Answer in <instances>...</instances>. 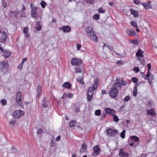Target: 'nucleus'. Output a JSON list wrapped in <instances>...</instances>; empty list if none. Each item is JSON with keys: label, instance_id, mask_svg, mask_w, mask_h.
I'll use <instances>...</instances> for the list:
<instances>
[{"label": "nucleus", "instance_id": "58836bf2", "mask_svg": "<svg viewBox=\"0 0 157 157\" xmlns=\"http://www.w3.org/2000/svg\"><path fill=\"white\" fill-rule=\"evenodd\" d=\"M130 24L131 25L135 27L136 28H137V25L136 22L133 21L131 22Z\"/></svg>", "mask_w": 157, "mask_h": 157}, {"label": "nucleus", "instance_id": "4468645a", "mask_svg": "<svg viewBox=\"0 0 157 157\" xmlns=\"http://www.w3.org/2000/svg\"><path fill=\"white\" fill-rule=\"evenodd\" d=\"M38 7L36 6L34 7L31 10V15L32 17L33 18H36L37 17V14L36 13V11Z\"/></svg>", "mask_w": 157, "mask_h": 157}, {"label": "nucleus", "instance_id": "3c124183", "mask_svg": "<svg viewBox=\"0 0 157 157\" xmlns=\"http://www.w3.org/2000/svg\"><path fill=\"white\" fill-rule=\"evenodd\" d=\"M154 104V102L153 101H150L148 103V104H147V105L149 107H151L153 104Z\"/></svg>", "mask_w": 157, "mask_h": 157}, {"label": "nucleus", "instance_id": "c85d7f7f", "mask_svg": "<svg viewBox=\"0 0 157 157\" xmlns=\"http://www.w3.org/2000/svg\"><path fill=\"white\" fill-rule=\"evenodd\" d=\"M77 81L79 83L81 84H83L84 83V82L83 80V77H78L76 78Z\"/></svg>", "mask_w": 157, "mask_h": 157}, {"label": "nucleus", "instance_id": "9d476101", "mask_svg": "<svg viewBox=\"0 0 157 157\" xmlns=\"http://www.w3.org/2000/svg\"><path fill=\"white\" fill-rule=\"evenodd\" d=\"M71 63L73 66H79L81 63V61L78 59L73 58L71 60Z\"/></svg>", "mask_w": 157, "mask_h": 157}, {"label": "nucleus", "instance_id": "7ed1b4c3", "mask_svg": "<svg viewBox=\"0 0 157 157\" xmlns=\"http://www.w3.org/2000/svg\"><path fill=\"white\" fill-rule=\"evenodd\" d=\"M8 66L7 60H4L0 63V71L2 75H4L7 71V67Z\"/></svg>", "mask_w": 157, "mask_h": 157}, {"label": "nucleus", "instance_id": "f257e3e1", "mask_svg": "<svg viewBox=\"0 0 157 157\" xmlns=\"http://www.w3.org/2000/svg\"><path fill=\"white\" fill-rule=\"evenodd\" d=\"M85 32L89 37L94 42H97L98 39L97 36L91 26H88L85 29Z\"/></svg>", "mask_w": 157, "mask_h": 157}, {"label": "nucleus", "instance_id": "9b49d317", "mask_svg": "<svg viewBox=\"0 0 157 157\" xmlns=\"http://www.w3.org/2000/svg\"><path fill=\"white\" fill-rule=\"evenodd\" d=\"M151 2L150 1H148L147 2H142L141 4L146 10H148L152 9V6L151 5Z\"/></svg>", "mask_w": 157, "mask_h": 157}, {"label": "nucleus", "instance_id": "49530a36", "mask_svg": "<svg viewBox=\"0 0 157 157\" xmlns=\"http://www.w3.org/2000/svg\"><path fill=\"white\" fill-rule=\"evenodd\" d=\"M132 80L133 82L134 83H136L138 81V79L135 77L132 78Z\"/></svg>", "mask_w": 157, "mask_h": 157}, {"label": "nucleus", "instance_id": "a211bd4d", "mask_svg": "<svg viewBox=\"0 0 157 157\" xmlns=\"http://www.w3.org/2000/svg\"><path fill=\"white\" fill-rule=\"evenodd\" d=\"M147 114L148 115H151L152 117H155L156 115L155 112V110L154 108H151L148 110L147 112Z\"/></svg>", "mask_w": 157, "mask_h": 157}, {"label": "nucleus", "instance_id": "c756f323", "mask_svg": "<svg viewBox=\"0 0 157 157\" xmlns=\"http://www.w3.org/2000/svg\"><path fill=\"white\" fill-rule=\"evenodd\" d=\"M63 87L64 88L69 89L71 87V85L70 82H66L63 85Z\"/></svg>", "mask_w": 157, "mask_h": 157}, {"label": "nucleus", "instance_id": "5fc2aeb1", "mask_svg": "<svg viewBox=\"0 0 157 157\" xmlns=\"http://www.w3.org/2000/svg\"><path fill=\"white\" fill-rule=\"evenodd\" d=\"M136 83L134 87L135 88H137V87L140 84L142 83V82H136Z\"/></svg>", "mask_w": 157, "mask_h": 157}, {"label": "nucleus", "instance_id": "13d9d810", "mask_svg": "<svg viewBox=\"0 0 157 157\" xmlns=\"http://www.w3.org/2000/svg\"><path fill=\"white\" fill-rule=\"evenodd\" d=\"M147 66L148 67L147 71H150V70L151 68V63H148L147 64Z\"/></svg>", "mask_w": 157, "mask_h": 157}, {"label": "nucleus", "instance_id": "ddd939ff", "mask_svg": "<svg viewBox=\"0 0 157 157\" xmlns=\"http://www.w3.org/2000/svg\"><path fill=\"white\" fill-rule=\"evenodd\" d=\"M7 37V33L5 32H3L2 37L0 38V42L5 43Z\"/></svg>", "mask_w": 157, "mask_h": 157}, {"label": "nucleus", "instance_id": "ea45409f", "mask_svg": "<svg viewBox=\"0 0 157 157\" xmlns=\"http://www.w3.org/2000/svg\"><path fill=\"white\" fill-rule=\"evenodd\" d=\"M16 120H11L10 122V125H12V127H13V125L16 122Z\"/></svg>", "mask_w": 157, "mask_h": 157}, {"label": "nucleus", "instance_id": "e433bc0d", "mask_svg": "<svg viewBox=\"0 0 157 157\" xmlns=\"http://www.w3.org/2000/svg\"><path fill=\"white\" fill-rule=\"evenodd\" d=\"M125 131L123 130L120 134V136L122 138L124 139L125 137Z\"/></svg>", "mask_w": 157, "mask_h": 157}, {"label": "nucleus", "instance_id": "a878e982", "mask_svg": "<svg viewBox=\"0 0 157 157\" xmlns=\"http://www.w3.org/2000/svg\"><path fill=\"white\" fill-rule=\"evenodd\" d=\"M3 52V56L5 58L9 57L11 55L10 52L8 50H5L4 52Z\"/></svg>", "mask_w": 157, "mask_h": 157}, {"label": "nucleus", "instance_id": "052dcab7", "mask_svg": "<svg viewBox=\"0 0 157 157\" xmlns=\"http://www.w3.org/2000/svg\"><path fill=\"white\" fill-rule=\"evenodd\" d=\"M74 111L75 112L78 113L80 111V107H77L74 109Z\"/></svg>", "mask_w": 157, "mask_h": 157}, {"label": "nucleus", "instance_id": "4c0bfd02", "mask_svg": "<svg viewBox=\"0 0 157 157\" xmlns=\"http://www.w3.org/2000/svg\"><path fill=\"white\" fill-rule=\"evenodd\" d=\"M98 11L100 13H104L105 12V10L103 9L102 8L100 7L98 9Z\"/></svg>", "mask_w": 157, "mask_h": 157}, {"label": "nucleus", "instance_id": "09e8293b", "mask_svg": "<svg viewBox=\"0 0 157 157\" xmlns=\"http://www.w3.org/2000/svg\"><path fill=\"white\" fill-rule=\"evenodd\" d=\"M1 103L3 105H4L7 104V101L5 99H2Z\"/></svg>", "mask_w": 157, "mask_h": 157}, {"label": "nucleus", "instance_id": "6e6d98bb", "mask_svg": "<svg viewBox=\"0 0 157 157\" xmlns=\"http://www.w3.org/2000/svg\"><path fill=\"white\" fill-rule=\"evenodd\" d=\"M133 70L136 72H138L140 71L138 67H135L133 68Z\"/></svg>", "mask_w": 157, "mask_h": 157}, {"label": "nucleus", "instance_id": "e2e57ef3", "mask_svg": "<svg viewBox=\"0 0 157 157\" xmlns=\"http://www.w3.org/2000/svg\"><path fill=\"white\" fill-rule=\"evenodd\" d=\"M81 46V45L80 44H77L76 45V47H77V50H79L80 49Z\"/></svg>", "mask_w": 157, "mask_h": 157}, {"label": "nucleus", "instance_id": "4d7b16f0", "mask_svg": "<svg viewBox=\"0 0 157 157\" xmlns=\"http://www.w3.org/2000/svg\"><path fill=\"white\" fill-rule=\"evenodd\" d=\"M43 132V130L42 129H39L38 130L36 133L37 134H41Z\"/></svg>", "mask_w": 157, "mask_h": 157}, {"label": "nucleus", "instance_id": "774afa93", "mask_svg": "<svg viewBox=\"0 0 157 157\" xmlns=\"http://www.w3.org/2000/svg\"><path fill=\"white\" fill-rule=\"evenodd\" d=\"M23 67V66L21 65L20 64L18 66V68L19 69V70H21V69H22Z\"/></svg>", "mask_w": 157, "mask_h": 157}, {"label": "nucleus", "instance_id": "de8ad7c7", "mask_svg": "<svg viewBox=\"0 0 157 157\" xmlns=\"http://www.w3.org/2000/svg\"><path fill=\"white\" fill-rule=\"evenodd\" d=\"M130 99V97L129 96H126L124 99V101H127Z\"/></svg>", "mask_w": 157, "mask_h": 157}, {"label": "nucleus", "instance_id": "dca6fc26", "mask_svg": "<svg viewBox=\"0 0 157 157\" xmlns=\"http://www.w3.org/2000/svg\"><path fill=\"white\" fill-rule=\"evenodd\" d=\"M59 30H62L63 32H69L71 31V29L69 25L63 26L59 28Z\"/></svg>", "mask_w": 157, "mask_h": 157}, {"label": "nucleus", "instance_id": "cd10ccee", "mask_svg": "<svg viewBox=\"0 0 157 157\" xmlns=\"http://www.w3.org/2000/svg\"><path fill=\"white\" fill-rule=\"evenodd\" d=\"M113 87L117 88L118 89V90H119L121 89L122 86H121V84H120V82H119L115 83Z\"/></svg>", "mask_w": 157, "mask_h": 157}, {"label": "nucleus", "instance_id": "79ce46f5", "mask_svg": "<svg viewBox=\"0 0 157 157\" xmlns=\"http://www.w3.org/2000/svg\"><path fill=\"white\" fill-rule=\"evenodd\" d=\"M42 106L43 107H46L47 106V105L46 103V101L44 99H43L42 101Z\"/></svg>", "mask_w": 157, "mask_h": 157}, {"label": "nucleus", "instance_id": "338daca9", "mask_svg": "<svg viewBox=\"0 0 157 157\" xmlns=\"http://www.w3.org/2000/svg\"><path fill=\"white\" fill-rule=\"evenodd\" d=\"M61 138V136L60 135H58L56 138V139L57 141H59Z\"/></svg>", "mask_w": 157, "mask_h": 157}, {"label": "nucleus", "instance_id": "603ef678", "mask_svg": "<svg viewBox=\"0 0 157 157\" xmlns=\"http://www.w3.org/2000/svg\"><path fill=\"white\" fill-rule=\"evenodd\" d=\"M133 3L136 5H139L140 4V1L139 0H134Z\"/></svg>", "mask_w": 157, "mask_h": 157}, {"label": "nucleus", "instance_id": "b1692460", "mask_svg": "<svg viewBox=\"0 0 157 157\" xmlns=\"http://www.w3.org/2000/svg\"><path fill=\"white\" fill-rule=\"evenodd\" d=\"M73 97V95L71 93H69L68 94L66 93L64 94L62 97V98L63 99L64 98H72Z\"/></svg>", "mask_w": 157, "mask_h": 157}, {"label": "nucleus", "instance_id": "39448f33", "mask_svg": "<svg viewBox=\"0 0 157 157\" xmlns=\"http://www.w3.org/2000/svg\"><path fill=\"white\" fill-rule=\"evenodd\" d=\"M109 93L112 98H116L119 93L118 89L113 87L109 90Z\"/></svg>", "mask_w": 157, "mask_h": 157}, {"label": "nucleus", "instance_id": "f704fd0d", "mask_svg": "<svg viewBox=\"0 0 157 157\" xmlns=\"http://www.w3.org/2000/svg\"><path fill=\"white\" fill-rule=\"evenodd\" d=\"M47 4L46 2L43 1H42L41 2L40 5L41 7L43 8H44Z\"/></svg>", "mask_w": 157, "mask_h": 157}, {"label": "nucleus", "instance_id": "f3484780", "mask_svg": "<svg viewBox=\"0 0 157 157\" xmlns=\"http://www.w3.org/2000/svg\"><path fill=\"white\" fill-rule=\"evenodd\" d=\"M126 34L131 36H134L135 35L136 33L134 29H128L126 30Z\"/></svg>", "mask_w": 157, "mask_h": 157}, {"label": "nucleus", "instance_id": "2f4dec72", "mask_svg": "<svg viewBox=\"0 0 157 157\" xmlns=\"http://www.w3.org/2000/svg\"><path fill=\"white\" fill-rule=\"evenodd\" d=\"M76 124V121H71L69 123V125L71 127H74Z\"/></svg>", "mask_w": 157, "mask_h": 157}, {"label": "nucleus", "instance_id": "a19ab883", "mask_svg": "<svg viewBox=\"0 0 157 157\" xmlns=\"http://www.w3.org/2000/svg\"><path fill=\"white\" fill-rule=\"evenodd\" d=\"M99 17L100 15L99 14H95L93 16V18L97 20L99 19Z\"/></svg>", "mask_w": 157, "mask_h": 157}, {"label": "nucleus", "instance_id": "6ab92c4d", "mask_svg": "<svg viewBox=\"0 0 157 157\" xmlns=\"http://www.w3.org/2000/svg\"><path fill=\"white\" fill-rule=\"evenodd\" d=\"M119 155L121 157H128L129 154L127 152L124 151L123 148H121L120 150Z\"/></svg>", "mask_w": 157, "mask_h": 157}, {"label": "nucleus", "instance_id": "c9c22d12", "mask_svg": "<svg viewBox=\"0 0 157 157\" xmlns=\"http://www.w3.org/2000/svg\"><path fill=\"white\" fill-rule=\"evenodd\" d=\"M101 111L99 109L96 110L95 112V114L96 116H100L101 114Z\"/></svg>", "mask_w": 157, "mask_h": 157}, {"label": "nucleus", "instance_id": "6e6552de", "mask_svg": "<svg viewBox=\"0 0 157 157\" xmlns=\"http://www.w3.org/2000/svg\"><path fill=\"white\" fill-rule=\"evenodd\" d=\"M22 94L21 92L17 93L16 101L17 103L20 106L22 105V101L21 99Z\"/></svg>", "mask_w": 157, "mask_h": 157}, {"label": "nucleus", "instance_id": "8fccbe9b", "mask_svg": "<svg viewBox=\"0 0 157 157\" xmlns=\"http://www.w3.org/2000/svg\"><path fill=\"white\" fill-rule=\"evenodd\" d=\"M29 28L28 27H26L24 28L23 32L25 33H27L29 30Z\"/></svg>", "mask_w": 157, "mask_h": 157}, {"label": "nucleus", "instance_id": "680f3d73", "mask_svg": "<svg viewBox=\"0 0 157 157\" xmlns=\"http://www.w3.org/2000/svg\"><path fill=\"white\" fill-rule=\"evenodd\" d=\"M123 63V61L121 60H118L116 62V63L118 64H122Z\"/></svg>", "mask_w": 157, "mask_h": 157}, {"label": "nucleus", "instance_id": "2eb2a0df", "mask_svg": "<svg viewBox=\"0 0 157 157\" xmlns=\"http://www.w3.org/2000/svg\"><path fill=\"white\" fill-rule=\"evenodd\" d=\"M130 139L135 144L134 147L137 146L139 144V138L135 136H133L130 137Z\"/></svg>", "mask_w": 157, "mask_h": 157}, {"label": "nucleus", "instance_id": "72a5a7b5", "mask_svg": "<svg viewBox=\"0 0 157 157\" xmlns=\"http://www.w3.org/2000/svg\"><path fill=\"white\" fill-rule=\"evenodd\" d=\"M113 121L115 122H117L119 121V119L118 117L115 115V114L113 115Z\"/></svg>", "mask_w": 157, "mask_h": 157}, {"label": "nucleus", "instance_id": "864d4df0", "mask_svg": "<svg viewBox=\"0 0 157 157\" xmlns=\"http://www.w3.org/2000/svg\"><path fill=\"white\" fill-rule=\"evenodd\" d=\"M94 0H85V1L88 3L91 4H93L94 2Z\"/></svg>", "mask_w": 157, "mask_h": 157}, {"label": "nucleus", "instance_id": "f03ea898", "mask_svg": "<svg viewBox=\"0 0 157 157\" xmlns=\"http://www.w3.org/2000/svg\"><path fill=\"white\" fill-rule=\"evenodd\" d=\"M85 32L89 37L94 42H97L98 39L97 36L91 26H88L85 29Z\"/></svg>", "mask_w": 157, "mask_h": 157}, {"label": "nucleus", "instance_id": "37998d69", "mask_svg": "<svg viewBox=\"0 0 157 157\" xmlns=\"http://www.w3.org/2000/svg\"><path fill=\"white\" fill-rule=\"evenodd\" d=\"M120 82V84H121V86L122 85L124 86H126L127 85V82H126L122 80L119 81Z\"/></svg>", "mask_w": 157, "mask_h": 157}, {"label": "nucleus", "instance_id": "bf43d9fd", "mask_svg": "<svg viewBox=\"0 0 157 157\" xmlns=\"http://www.w3.org/2000/svg\"><path fill=\"white\" fill-rule=\"evenodd\" d=\"M2 2L4 7V8H6V5L5 1L4 0H2Z\"/></svg>", "mask_w": 157, "mask_h": 157}, {"label": "nucleus", "instance_id": "412c9836", "mask_svg": "<svg viewBox=\"0 0 157 157\" xmlns=\"http://www.w3.org/2000/svg\"><path fill=\"white\" fill-rule=\"evenodd\" d=\"M130 12L135 17H138L139 16V13L137 11L133 9H130Z\"/></svg>", "mask_w": 157, "mask_h": 157}, {"label": "nucleus", "instance_id": "5701e85b", "mask_svg": "<svg viewBox=\"0 0 157 157\" xmlns=\"http://www.w3.org/2000/svg\"><path fill=\"white\" fill-rule=\"evenodd\" d=\"M144 52L142 51L140 49H139L138 51L136 53V56L138 57H143V53H144Z\"/></svg>", "mask_w": 157, "mask_h": 157}, {"label": "nucleus", "instance_id": "0eeeda50", "mask_svg": "<svg viewBox=\"0 0 157 157\" xmlns=\"http://www.w3.org/2000/svg\"><path fill=\"white\" fill-rule=\"evenodd\" d=\"M93 88L91 87H90L88 90L87 93V101H90L92 99V97L94 94Z\"/></svg>", "mask_w": 157, "mask_h": 157}, {"label": "nucleus", "instance_id": "0e129e2a", "mask_svg": "<svg viewBox=\"0 0 157 157\" xmlns=\"http://www.w3.org/2000/svg\"><path fill=\"white\" fill-rule=\"evenodd\" d=\"M106 47H107L110 50H113V47L110 46L108 44L107 46H106Z\"/></svg>", "mask_w": 157, "mask_h": 157}, {"label": "nucleus", "instance_id": "7c9ffc66", "mask_svg": "<svg viewBox=\"0 0 157 157\" xmlns=\"http://www.w3.org/2000/svg\"><path fill=\"white\" fill-rule=\"evenodd\" d=\"M129 42L130 43L134 44L136 45H138L139 44L138 42L136 40H129Z\"/></svg>", "mask_w": 157, "mask_h": 157}, {"label": "nucleus", "instance_id": "20e7f679", "mask_svg": "<svg viewBox=\"0 0 157 157\" xmlns=\"http://www.w3.org/2000/svg\"><path fill=\"white\" fill-rule=\"evenodd\" d=\"M107 135L110 137H115L118 134V130L117 129L113 130L112 129L109 128L106 130Z\"/></svg>", "mask_w": 157, "mask_h": 157}, {"label": "nucleus", "instance_id": "aec40b11", "mask_svg": "<svg viewBox=\"0 0 157 157\" xmlns=\"http://www.w3.org/2000/svg\"><path fill=\"white\" fill-rule=\"evenodd\" d=\"M42 93V88L41 86H38L37 89L36 98L38 99L41 96Z\"/></svg>", "mask_w": 157, "mask_h": 157}, {"label": "nucleus", "instance_id": "a18cd8bd", "mask_svg": "<svg viewBox=\"0 0 157 157\" xmlns=\"http://www.w3.org/2000/svg\"><path fill=\"white\" fill-rule=\"evenodd\" d=\"M138 59L140 61L141 63L143 64V65H144L145 64V61L143 59H141L140 58L138 57Z\"/></svg>", "mask_w": 157, "mask_h": 157}, {"label": "nucleus", "instance_id": "c03bdc74", "mask_svg": "<svg viewBox=\"0 0 157 157\" xmlns=\"http://www.w3.org/2000/svg\"><path fill=\"white\" fill-rule=\"evenodd\" d=\"M137 88L134 87V90L133 93V95L136 96L137 95Z\"/></svg>", "mask_w": 157, "mask_h": 157}, {"label": "nucleus", "instance_id": "1a4fd4ad", "mask_svg": "<svg viewBox=\"0 0 157 157\" xmlns=\"http://www.w3.org/2000/svg\"><path fill=\"white\" fill-rule=\"evenodd\" d=\"M94 151L92 155L94 156H96L98 155L100 151V149L98 145L95 146L93 148Z\"/></svg>", "mask_w": 157, "mask_h": 157}, {"label": "nucleus", "instance_id": "423d86ee", "mask_svg": "<svg viewBox=\"0 0 157 157\" xmlns=\"http://www.w3.org/2000/svg\"><path fill=\"white\" fill-rule=\"evenodd\" d=\"M24 112L20 110H16L13 112V115L15 118H18L21 116L24 115Z\"/></svg>", "mask_w": 157, "mask_h": 157}, {"label": "nucleus", "instance_id": "4be33fe9", "mask_svg": "<svg viewBox=\"0 0 157 157\" xmlns=\"http://www.w3.org/2000/svg\"><path fill=\"white\" fill-rule=\"evenodd\" d=\"M99 79L98 78H96L94 82V83L91 88H93V90H96L98 86V85Z\"/></svg>", "mask_w": 157, "mask_h": 157}, {"label": "nucleus", "instance_id": "f8f14e48", "mask_svg": "<svg viewBox=\"0 0 157 157\" xmlns=\"http://www.w3.org/2000/svg\"><path fill=\"white\" fill-rule=\"evenodd\" d=\"M105 111L107 114L113 116L116 114L115 111L113 109L107 108L105 109Z\"/></svg>", "mask_w": 157, "mask_h": 157}, {"label": "nucleus", "instance_id": "69168bd1", "mask_svg": "<svg viewBox=\"0 0 157 157\" xmlns=\"http://www.w3.org/2000/svg\"><path fill=\"white\" fill-rule=\"evenodd\" d=\"M106 94V91L105 90H102V91H101L102 94L103 95L104 94Z\"/></svg>", "mask_w": 157, "mask_h": 157}, {"label": "nucleus", "instance_id": "bb28decb", "mask_svg": "<svg viewBox=\"0 0 157 157\" xmlns=\"http://www.w3.org/2000/svg\"><path fill=\"white\" fill-rule=\"evenodd\" d=\"M36 30L37 31H40L41 29L42 26L41 25V23L40 21H37L36 22Z\"/></svg>", "mask_w": 157, "mask_h": 157}, {"label": "nucleus", "instance_id": "473e14b6", "mask_svg": "<svg viewBox=\"0 0 157 157\" xmlns=\"http://www.w3.org/2000/svg\"><path fill=\"white\" fill-rule=\"evenodd\" d=\"M82 71V69L80 67H76L75 68V73L81 72Z\"/></svg>", "mask_w": 157, "mask_h": 157}, {"label": "nucleus", "instance_id": "393cba45", "mask_svg": "<svg viewBox=\"0 0 157 157\" xmlns=\"http://www.w3.org/2000/svg\"><path fill=\"white\" fill-rule=\"evenodd\" d=\"M86 148L87 145L85 144V143H83L82 145L81 148L80 149V151L81 153L85 152Z\"/></svg>", "mask_w": 157, "mask_h": 157}]
</instances>
